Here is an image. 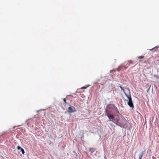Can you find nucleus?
<instances>
[{"instance_id":"nucleus-13","label":"nucleus","mask_w":159,"mask_h":159,"mask_svg":"<svg viewBox=\"0 0 159 159\" xmlns=\"http://www.w3.org/2000/svg\"><path fill=\"white\" fill-rule=\"evenodd\" d=\"M120 88H121V89L125 93V90L123 89L122 88V87L121 86H120Z\"/></svg>"},{"instance_id":"nucleus-3","label":"nucleus","mask_w":159,"mask_h":159,"mask_svg":"<svg viewBox=\"0 0 159 159\" xmlns=\"http://www.w3.org/2000/svg\"><path fill=\"white\" fill-rule=\"evenodd\" d=\"M76 110L74 107H69L68 108V112L69 113H72L76 111Z\"/></svg>"},{"instance_id":"nucleus-9","label":"nucleus","mask_w":159,"mask_h":159,"mask_svg":"<svg viewBox=\"0 0 159 159\" xmlns=\"http://www.w3.org/2000/svg\"><path fill=\"white\" fill-rule=\"evenodd\" d=\"M63 101H64V102H65V104H66L67 103L66 102V98H64Z\"/></svg>"},{"instance_id":"nucleus-5","label":"nucleus","mask_w":159,"mask_h":159,"mask_svg":"<svg viewBox=\"0 0 159 159\" xmlns=\"http://www.w3.org/2000/svg\"><path fill=\"white\" fill-rule=\"evenodd\" d=\"M89 151L91 153H93L94 151L95 150V148H89Z\"/></svg>"},{"instance_id":"nucleus-1","label":"nucleus","mask_w":159,"mask_h":159,"mask_svg":"<svg viewBox=\"0 0 159 159\" xmlns=\"http://www.w3.org/2000/svg\"><path fill=\"white\" fill-rule=\"evenodd\" d=\"M125 94L129 99V101L128 102V104L130 107L132 108H133L134 107V106L132 101L131 95H128L125 93Z\"/></svg>"},{"instance_id":"nucleus-12","label":"nucleus","mask_w":159,"mask_h":159,"mask_svg":"<svg viewBox=\"0 0 159 159\" xmlns=\"http://www.w3.org/2000/svg\"><path fill=\"white\" fill-rule=\"evenodd\" d=\"M87 87H85V86L81 88V89H85L87 88Z\"/></svg>"},{"instance_id":"nucleus-6","label":"nucleus","mask_w":159,"mask_h":159,"mask_svg":"<svg viewBox=\"0 0 159 159\" xmlns=\"http://www.w3.org/2000/svg\"><path fill=\"white\" fill-rule=\"evenodd\" d=\"M143 156V153L140 154L139 156V159H141Z\"/></svg>"},{"instance_id":"nucleus-2","label":"nucleus","mask_w":159,"mask_h":159,"mask_svg":"<svg viewBox=\"0 0 159 159\" xmlns=\"http://www.w3.org/2000/svg\"><path fill=\"white\" fill-rule=\"evenodd\" d=\"M105 114L110 120L111 121L113 122V120L114 119V117L113 115L109 114L107 112H106Z\"/></svg>"},{"instance_id":"nucleus-11","label":"nucleus","mask_w":159,"mask_h":159,"mask_svg":"<svg viewBox=\"0 0 159 159\" xmlns=\"http://www.w3.org/2000/svg\"><path fill=\"white\" fill-rule=\"evenodd\" d=\"M21 148H22L20 146H18L17 147V149L19 150L20 149H21Z\"/></svg>"},{"instance_id":"nucleus-7","label":"nucleus","mask_w":159,"mask_h":159,"mask_svg":"<svg viewBox=\"0 0 159 159\" xmlns=\"http://www.w3.org/2000/svg\"><path fill=\"white\" fill-rule=\"evenodd\" d=\"M21 151L22 152V154H24L25 153V152H24V149H23L22 148H21Z\"/></svg>"},{"instance_id":"nucleus-14","label":"nucleus","mask_w":159,"mask_h":159,"mask_svg":"<svg viewBox=\"0 0 159 159\" xmlns=\"http://www.w3.org/2000/svg\"><path fill=\"white\" fill-rule=\"evenodd\" d=\"M120 67H119V68H118L117 69V70L118 71H120Z\"/></svg>"},{"instance_id":"nucleus-8","label":"nucleus","mask_w":159,"mask_h":159,"mask_svg":"<svg viewBox=\"0 0 159 159\" xmlns=\"http://www.w3.org/2000/svg\"><path fill=\"white\" fill-rule=\"evenodd\" d=\"M127 63V64L129 66L130 64L132 63V62L131 61H129Z\"/></svg>"},{"instance_id":"nucleus-10","label":"nucleus","mask_w":159,"mask_h":159,"mask_svg":"<svg viewBox=\"0 0 159 159\" xmlns=\"http://www.w3.org/2000/svg\"><path fill=\"white\" fill-rule=\"evenodd\" d=\"M138 57V58H140V59L143 58L144 57V56H139Z\"/></svg>"},{"instance_id":"nucleus-4","label":"nucleus","mask_w":159,"mask_h":159,"mask_svg":"<svg viewBox=\"0 0 159 159\" xmlns=\"http://www.w3.org/2000/svg\"><path fill=\"white\" fill-rule=\"evenodd\" d=\"M150 51L155 52L157 50V47L156 46V47L153 48L150 50Z\"/></svg>"}]
</instances>
